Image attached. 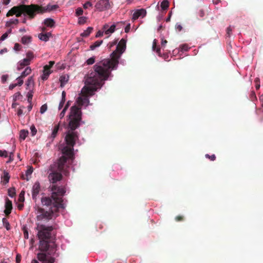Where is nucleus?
I'll return each mask as SVG.
<instances>
[{"mask_svg":"<svg viewBox=\"0 0 263 263\" xmlns=\"http://www.w3.org/2000/svg\"><path fill=\"white\" fill-rule=\"evenodd\" d=\"M65 100H61V102H60V104L59 105V109L60 110L62 109V108L63 107V105L65 103Z\"/></svg>","mask_w":263,"mask_h":263,"instance_id":"5fc2aeb1","label":"nucleus"},{"mask_svg":"<svg viewBox=\"0 0 263 263\" xmlns=\"http://www.w3.org/2000/svg\"><path fill=\"white\" fill-rule=\"evenodd\" d=\"M60 123H59L58 124L55 125L54 126V128L52 131V133L51 134L50 137H49L51 141H53V139L56 137L58 135V133L59 132L60 128Z\"/></svg>","mask_w":263,"mask_h":263,"instance_id":"4468645a","label":"nucleus"},{"mask_svg":"<svg viewBox=\"0 0 263 263\" xmlns=\"http://www.w3.org/2000/svg\"><path fill=\"white\" fill-rule=\"evenodd\" d=\"M130 29V24H128L125 28V32L126 33H128Z\"/></svg>","mask_w":263,"mask_h":263,"instance_id":"052dcab7","label":"nucleus"},{"mask_svg":"<svg viewBox=\"0 0 263 263\" xmlns=\"http://www.w3.org/2000/svg\"><path fill=\"white\" fill-rule=\"evenodd\" d=\"M33 172V168L32 166H30L26 172V177L24 176V175L22 176V178L23 179H26L27 180H29L28 176H30L31 175V174Z\"/></svg>","mask_w":263,"mask_h":263,"instance_id":"5701e85b","label":"nucleus"},{"mask_svg":"<svg viewBox=\"0 0 263 263\" xmlns=\"http://www.w3.org/2000/svg\"><path fill=\"white\" fill-rule=\"evenodd\" d=\"M31 72V69L30 67H27L24 71H23L21 74V78H24L27 77L28 75L30 74Z\"/></svg>","mask_w":263,"mask_h":263,"instance_id":"aec40b11","label":"nucleus"},{"mask_svg":"<svg viewBox=\"0 0 263 263\" xmlns=\"http://www.w3.org/2000/svg\"><path fill=\"white\" fill-rule=\"evenodd\" d=\"M22 230L23 231L24 238L26 239H28L29 234H28V230L27 227L25 226H24L22 228Z\"/></svg>","mask_w":263,"mask_h":263,"instance_id":"bb28decb","label":"nucleus"},{"mask_svg":"<svg viewBox=\"0 0 263 263\" xmlns=\"http://www.w3.org/2000/svg\"><path fill=\"white\" fill-rule=\"evenodd\" d=\"M3 181L5 184L9 182L10 176L9 174L7 172L4 173V175L3 176Z\"/></svg>","mask_w":263,"mask_h":263,"instance_id":"c756f323","label":"nucleus"},{"mask_svg":"<svg viewBox=\"0 0 263 263\" xmlns=\"http://www.w3.org/2000/svg\"><path fill=\"white\" fill-rule=\"evenodd\" d=\"M96 8L99 11H103L110 7L108 0H100L95 5Z\"/></svg>","mask_w":263,"mask_h":263,"instance_id":"1a4fd4ad","label":"nucleus"},{"mask_svg":"<svg viewBox=\"0 0 263 263\" xmlns=\"http://www.w3.org/2000/svg\"><path fill=\"white\" fill-rule=\"evenodd\" d=\"M169 7V2L167 0H164L161 4V8L162 10H166Z\"/></svg>","mask_w":263,"mask_h":263,"instance_id":"a878e982","label":"nucleus"},{"mask_svg":"<svg viewBox=\"0 0 263 263\" xmlns=\"http://www.w3.org/2000/svg\"><path fill=\"white\" fill-rule=\"evenodd\" d=\"M27 97L28 98V102L29 103H31L32 97H33L32 92H31V91L28 92L27 93Z\"/></svg>","mask_w":263,"mask_h":263,"instance_id":"4c0bfd02","label":"nucleus"},{"mask_svg":"<svg viewBox=\"0 0 263 263\" xmlns=\"http://www.w3.org/2000/svg\"><path fill=\"white\" fill-rule=\"evenodd\" d=\"M54 166H50L48 179L52 184L50 186L52 194L51 197H44L42 198L41 202L43 205L50 206L49 209L52 208L54 211H58L59 209H64L63 197L66 193L65 185H59L58 182L63 179L62 172H59Z\"/></svg>","mask_w":263,"mask_h":263,"instance_id":"f03ea898","label":"nucleus"},{"mask_svg":"<svg viewBox=\"0 0 263 263\" xmlns=\"http://www.w3.org/2000/svg\"><path fill=\"white\" fill-rule=\"evenodd\" d=\"M51 36V33L50 32L46 33H41L39 34L38 37L41 40L46 42L49 40Z\"/></svg>","mask_w":263,"mask_h":263,"instance_id":"dca6fc26","label":"nucleus"},{"mask_svg":"<svg viewBox=\"0 0 263 263\" xmlns=\"http://www.w3.org/2000/svg\"><path fill=\"white\" fill-rule=\"evenodd\" d=\"M59 7L58 5H48L46 7H43L37 4H33V13L35 14V16L36 14H43L47 11H51L52 10H56Z\"/></svg>","mask_w":263,"mask_h":263,"instance_id":"0eeeda50","label":"nucleus"},{"mask_svg":"<svg viewBox=\"0 0 263 263\" xmlns=\"http://www.w3.org/2000/svg\"><path fill=\"white\" fill-rule=\"evenodd\" d=\"M22 14L24 16H27L30 20L34 18L35 14L33 13V4H22L14 6L8 11L6 16L9 17L15 15L16 17H20Z\"/></svg>","mask_w":263,"mask_h":263,"instance_id":"39448f33","label":"nucleus"},{"mask_svg":"<svg viewBox=\"0 0 263 263\" xmlns=\"http://www.w3.org/2000/svg\"><path fill=\"white\" fill-rule=\"evenodd\" d=\"M126 41L122 39L117 44L116 50L110 54V59H104L93 66V71L91 72L89 81L91 80L90 79L94 78L96 74L102 79H108L111 74V70L117 68L119 60L126 49Z\"/></svg>","mask_w":263,"mask_h":263,"instance_id":"7ed1b4c3","label":"nucleus"},{"mask_svg":"<svg viewBox=\"0 0 263 263\" xmlns=\"http://www.w3.org/2000/svg\"><path fill=\"white\" fill-rule=\"evenodd\" d=\"M8 34L7 32L3 34L1 37H0V41H4L8 37Z\"/></svg>","mask_w":263,"mask_h":263,"instance_id":"4d7b16f0","label":"nucleus"},{"mask_svg":"<svg viewBox=\"0 0 263 263\" xmlns=\"http://www.w3.org/2000/svg\"><path fill=\"white\" fill-rule=\"evenodd\" d=\"M54 64V61H50L49 62V64L48 65H46L45 66H47V67L48 68L51 69V68L52 67V66H53Z\"/></svg>","mask_w":263,"mask_h":263,"instance_id":"e2e57ef3","label":"nucleus"},{"mask_svg":"<svg viewBox=\"0 0 263 263\" xmlns=\"http://www.w3.org/2000/svg\"><path fill=\"white\" fill-rule=\"evenodd\" d=\"M198 15L200 17H202L205 15V11L203 9H200L198 12Z\"/></svg>","mask_w":263,"mask_h":263,"instance_id":"3c124183","label":"nucleus"},{"mask_svg":"<svg viewBox=\"0 0 263 263\" xmlns=\"http://www.w3.org/2000/svg\"><path fill=\"white\" fill-rule=\"evenodd\" d=\"M23 207H24V204L22 202H21V203H20L17 205V208H18V210H22Z\"/></svg>","mask_w":263,"mask_h":263,"instance_id":"338daca9","label":"nucleus"},{"mask_svg":"<svg viewBox=\"0 0 263 263\" xmlns=\"http://www.w3.org/2000/svg\"><path fill=\"white\" fill-rule=\"evenodd\" d=\"M83 13V10L81 7H79L76 9V16L82 15Z\"/></svg>","mask_w":263,"mask_h":263,"instance_id":"c9c22d12","label":"nucleus"},{"mask_svg":"<svg viewBox=\"0 0 263 263\" xmlns=\"http://www.w3.org/2000/svg\"><path fill=\"white\" fill-rule=\"evenodd\" d=\"M2 221L4 227L7 229V230H9L11 228L9 222L7 219L6 218H3L2 219Z\"/></svg>","mask_w":263,"mask_h":263,"instance_id":"393cba45","label":"nucleus"},{"mask_svg":"<svg viewBox=\"0 0 263 263\" xmlns=\"http://www.w3.org/2000/svg\"><path fill=\"white\" fill-rule=\"evenodd\" d=\"M93 30V28L91 27H89L87 28V29L84 31L83 32L81 33V36L82 37H87L90 33Z\"/></svg>","mask_w":263,"mask_h":263,"instance_id":"6ab92c4d","label":"nucleus"},{"mask_svg":"<svg viewBox=\"0 0 263 263\" xmlns=\"http://www.w3.org/2000/svg\"><path fill=\"white\" fill-rule=\"evenodd\" d=\"M24 108L25 107L24 106H22V107H21L17 109V114L18 116H20L23 114V108Z\"/></svg>","mask_w":263,"mask_h":263,"instance_id":"de8ad7c7","label":"nucleus"},{"mask_svg":"<svg viewBox=\"0 0 263 263\" xmlns=\"http://www.w3.org/2000/svg\"><path fill=\"white\" fill-rule=\"evenodd\" d=\"M67 111V110H66L65 109H64L62 110V111L61 112V113L60 114V118L61 119H62L63 118H64V117L65 116V112L66 111Z\"/></svg>","mask_w":263,"mask_h":263,"instance_id":"864d4df0","label":"nucleus"},{"mask_svg":"<svg viewBox=\"0 0 263 263\" xmlns=\"http://www.w3.org/2000/svg\"><path fill=\"white\" fill-rule=\"evenodd\" d=\"M47 109V105L46 104L43 105L40 108V112L41 114L44 113Z\"/></svg>","mask_w":263,"mask_h":263,"instance_id":"ea45409f","label":"nucleus"},{"mask_svg":"<svg viewBox=\"0 0 263 263\" xmlns=\"http://www.w3.org/2000/svg\"><path fill=\"white\" fill-rule=\"evenodd\" d=\"M8 195L11 197H13L15 195V190L14 188H10L8 190Z\"/></svg>","mask_w":263,"mask_h":263,"instance_id":"2f4dec72","label":"nucleus"},{"mask_svg":"<svg viewBox=\"0 0 263 263\" xmlns=\"http://www.w3.org/2000/svg\"><path fill=\"white\" fill-rule=\"evenodd\" d=\"M62 99L66 100V92L65 91H63L62 93Z\"/></svg>","mask_w":263,"mask_h":263,"instance_id":"774afa93","label":"nucleus"},{"mask_svg":"<svg viewBox=\"0 0 263 263\" xmlns=\"http://www.w3.org/2000/svg\"><path fill=\"white\" fill-rule=\"evenodd\" d=\"M91 72L88 74L86 79L87 86L82 88V93L83 95V97H79L77 100V103L79 106L78 107L81 109V106L84 105H88L89 103L88 97L94 95L95 92L99 88H100L104 84V81L107 79H103L100 78L98 74H96L94 78H92L91 80L89 81ZM76 106V105H75Z\"/></svg>","mask_w":263,"mask_h":263,"instance_id":"20e7f679","label":"nucleus"},{"mask_svg":"<svg viewBox=\"0 0 263 263\" xmlns=\"http://www.w3.org/2000/svg\"><path fill=\"white\" fill-rule=\"evenodd\" d=\"M32 37L31 36H23L21 39V42L23 44H28L31 41Z\"/></svg>","mask_w":263,"mask_h":263,"instance_id":"f3484780","label":"nucleus"},{"mask_svg":"<svg viewBox=\"0 0 263 263\" xmlns=\"http://www.w3.org/2000/svg\"><path fill=\"white\" fill-rule=\"evenodd\" d=\"M117 41H117V40H116V41H114V42H110V43H109L108 44V48H109V49H111V48L112 47H113L114 46H115V45H116L117 44Z\"/></svg>","mask_w":263,"mask_h":263,"instance_id":"603ef678","label":"nucleus"},{"mask_svg":"<svg viewBox=\"0 0 263 263\" xmlns=\"http://www.w3.org/2000/svg\"><path fill=\"white\" fill-rule=\"evenodd\" d=\"M146 14V12L145 9H141L137 10L133 14L132 19L133 20H136L138 19L139 17L142 16L143 17L145 16Z\"/></svg>","mask_w":263,"mask_h":263,"instance_id":"9b49d317","label":"nucleus"},{"mask_svg":"<svg viewBox=\"0 0 263 263\" xmlns=\"http://www.w3.org/2000/svg\"><path fill=\"white\" fill-rule=\"evenodd\" d=\"M68 81V77L66 76H62L60 78L61 86L64 87Z\"/></svg>","mask_w":263,"mask_h":263,"instance_id":"a211bd4d","label":"nucleus"},{"mask_svg":"<svg viewBox=\"0 0 263 263\" xmlns=\"http://www.w3.org/2000/svg\"><path fill=\"white\" fill-rule=\"evenodd\" d=\"M102 43H103L102 40L97 41L93 44H92L90 46V49L92 50H94L97 47H99L102 44Z\"/></svg>","mask_w":263,"mask_h":263,"instance_id":"4be33fe9","label":"nucleus"},{"mask_svg":"<svg viewBox=\"0 0 263 263\" xmlns=\"http://www.w3.org/2000/svg\"><path fill=\"white\" fill-rule=\"evenodd\" d=\"M21 62H22L26 66H28L30 64L29 62L28 61L26 58H24L23 60L20 61Z\"/></svg>","mask_w":263,"mask_h":263,"instance_id":"a18cd8bd","label":"nucleus"},{"mask_svg":"<svg viewBox=\"0 0 263 263\" xmlns=\"http://www.w3.org/2000/svg\"><path fill=\"white\" fill-rule=\"evenodd\" d=\"M12 209V204L11 201L8 198H6L5 202V210L4 212L6 215L8 216L11 212Z\"/></svg>","mask_w":263,"mask_h":263,"instance_id":"ddd939ff","label":"nucleus"},{"mask_svg":"<svg viewBox=\"0 0 263 263\" xmlns=\"http://www.w3.org/2000/svg\"><path fill=\"white\" fill-rule=\"evenodd\" d=\"M23 78H21V76L18 77L17 79H16V80L17 81L16 85L17 86H21L23 84Z\"/></svg>","mask_w":263,"mask_h":263,"instance_id":"58836bf2","label":"nucleus"},{"mask_svg":"<svg viewBox=\"0 0 263 263\" xmlns=\"http://www.w3.org/2000/svg\"><path fill=\"white\" fill-rule=\"evenodd\" d=\"M44 24L46 27L52 28L55 26V22L51 18H47L44 20Z\"/></svg>","mask_w":263,"mask_h":263,"instance_id":"2eb2a0df","label":"nucleus"},{"mask_svg":"<svg viewBox=\"0 0 263 263\" xmlns=\"http://www.w3.org/2000/svg\"><path fill=\"white\" fill-rule=\"evenodd\" d=\"M95 62V57H91L89 59H88L86 63L87 65H92Z\"/></svg>","mask_w":263,"mask_h":263,"instance_id":"e433bc0d","label":"nucleus"},{"mask_svg":"<svg viewBox=\"0 0 263 263\" xmlns=\"http://www.w3.org/2000/svg\"><path fill=\"white\" fill-rule=\"evenodd\" d=\"M41 191V186L39 182H35L32 189V196L33 199L35 201L36 197Z\"/></svg>","mask_w":263,"mask_h":263,"instance_id":"9d476101","label":"nucleus"},{"mask_svg":"<svg viewBox=\"0 0 263 263\" xmlns=\"http://www.w3.org/2000/svg\"><path fill=\"white\" fill-rule=\"evenodd\" d=\"M43 74L41 76V79L43 81L47 80L49 76V75L51 73L52 71L50 70V68H48L47 66H44L43 67Z\"/></svg>","mask_w":263,"mask_h":263,"instance_id":"f8f14e48","label":"nucleus"},{"mask_svg":"<svg viewBox=\"0 0 263 263\" xmlns=\"http://www.w3.org/2000/svg\"><path fill=\"white\" fill-rule=\"evenodd\" d=\"M175 29L178 31H181L182 29V27L180 24L177 23L175 25Z\"/></svg>","mask_w":263,"mask_h":263,"instance_id":"c03bdc74","label":"nucleus"},{"mask_svg":"<svg viewBox=\"0 0 263 263\" xmlns=\"http://www.w3.org/2000/svg\"><path fill=\"white\" fill-rule=\"evenodd\" d=\"M58 211H54L52 208L48 211L37 206L36 209V219L38 222H45L51 219L53 214Z\"/></svg>","mask_w":263,"mask_h":263,"instance_id":"423d86ee","label":"nucleus"},{"mask_svg":"<svg viewBox=\"0 0 263 263\" xmlns=\"http://www.w3.org/2000/svg\"><path fill=\"white\" fill-rule=\"evenodd\" d=\"M92 5V4L90 2H87L83 5V7L84 9H87L89 7H91Z\"/></svg>","mask_w":263,"mask_h":263,"instance_id":"09e8293b","label":"nucleus"},{"mask_svg":"<svg viewBox=\"0 0 263 263\" xmlns=\"http://www.w3.org/2000/svg\"><path fill=\"white\" fill-rule=\"evenodd\" d=\"M34 84V80L32 77H30L28 78L27 82L26 85L27 86H29L30 85H33Z\"/></svg>","mask_w":263,"mask_h":263,"instance_id":"473e14b6","label":"nucleus"},{"mask_svg":"<svg viewBox=\"0 0 263 263\" xmlns=\"http://www.w3.org/2000/svg\"><path fill=\"white\" fill-rule=\"evenodd\" d=\"M7 78H8L7 75H3L2 77V82L3 83H5V82L7 81Z\"/></svg>","mask_w":263,"mask_h":263,"instance_id":"bf43d9fd","label":"nucleus"},{"mask_svg":"<svg viewBox=\"0 0 263 263\" xmlns=\"http://www.w3.org/2000/svg\"><path fill=\"white\" fill-rule=\"evenodd\" d=\"M25 66H26L22 62L20 61L17 64V70H21Z\"/></svg>","mask_w":263,"mask_h":263,"instance_id":"a19ab883","label":"nucleus"},{"mask_svg":"<svg viewBox=\"0 0 263 263\" xmlns=\"http://www.w3.org/2000/svg\"><path fill=\"white\" fill-rule=\"evenodd\" d=\"M190 47H189L188 45L186 44H184L180 46V49L181 51H187Z\"/></svg>","mask_w":263,"mask_h":263,"instance_id":"7c9ffc66","label":"nucleus"},{"mask_svg":"<svg viewBox=\"0 0 263 263\" xmlns=\"http://www.w3.org/2000/svg\"><path fill=\"white\" fill-rule=\"evenodd\" d=\"M156 53L158 54V55L160 56L161 54V50L160 47H157L155 50Z\"/></svg>","mask_w":263,"mask_h":263,"instance_id":"0e129e2a","label":"nucleus"},{"mask_svg":"<svg viewBox=\"0 0 263 263\" xmlns=\"http://www.w3.org/2000/svg\"><path fill=\"white\" fill-rule=\"evenodd\" d=\"M28 135V131L25 130H21L20 134V138L22 140H25Z\"/></svg>","mask_w":263,"mask_h":263,"instance_id":"b1692460","label":"nucleus"},{"mask_svg":"<svg viewBox=\"0 0 263 263\" xmlns=\"http://www.w3.org/2000/svg\"><path fill=\"white\" fill-rule=\"evenodd\" d=\"M156 48H157V41L156 39H155L153 41V47H152L153 50H155Z\"/></svg>","mask_w":263,"mask_h":263,"instance_id":"680f3d73","label":"nucleus"},{"mask_svg":"<svg viewBox=\"0 0 263 263\" xmlns=\"http://www.w3.org/2000/svg\"><path fill=\"white\" fill-rule=\"evenodd\" d=\"M205 157L206 158L210 159L211 161H214L216 159V156L214 154H213L211 156L209 155V154H206L205 155Z\"/></svg>","mask_w":263,"mask_h":263,"instance_id":"37998d69","label":"nucleus"},{"mask_svg":"<svg viewBox=\"0 0 263 263\" xmlns=\"http://www.w3.org/2000/svg\"><path fill=\"white\" fill-rule=\"evenodd\" d=\"M34 58V54L33 52L31 51H29L26 53V59L31 63V62Z\"/></svg>","mask_w":263,"mask_h":263,"instance_id":"412c9836","label":"nucleus"},{"mask_svg":"<svg viewBox=\"0 0 263 263\" xmlns=\"http://www.w3.org/2000/svg\"><path fill=\"white\" fill-rule=\"evenodd\" d=\"M25 192L24 191H21V192L19 194V196L18 198V201L20 202H23L25 200Z\"/></svg>","mask_w":263,"mask_h":263,"instance_id":"c85d7f7f","label":"nucleus"},{"mask_svg":"<svg viewBox=\"0 0 263 263\" xmlns=\"http://www.w3.org/2000/svg\"><path fill=\"white\" fill-rule=\"evenodd\" d=\"M17 86L16 84H12L9 85V88L10 90H12L14 88H15Z\"/></svg>","mask_w":263,"mask_h":263,"instance_id":"69168bd1","label":"nucleus"},{"mask_svg":"<svg viewBox=\"0 0 263 263\" xmlns=\"http://www.w3.org/2000/svg\"><path fill=\"white\" fill-rule=\"evenodd\" d=\"M104 32H103V30L102 31L101 30L98 31L96 34V37H99L102 36L103 35Z\"/></svg>","mask_w":263,"mask_h":263,"instance_id":"13d9d810","label":"nucleus"},{"mask_svg":"<svg viewBox=\"0 0 263 263\" xmlns=\"http://www.w3.org/2000/svg\"><path fill=\"white\" fill-rule=\"evenodd\" d=\"M21 49V45L18 43H15L14 46V49L16 51H19Z\"/></svg>","mask_w":263,"mask_h":263,"instance_id":"6e6d98bb","label":"nucleus"},{"mask_svg":"<svg viewBox=\"0 0 263 263\" xmlns=\"http://www.w3.org/2000/svg\"><path fill=\"white\" fill-rule=\"evenodd\" d=\"M234 27H232L231 26L227 28V36L230 37L232 34V30Z\"/></svg>","mask_w":263,"mask_h":263,"instance_id":"72a5a7b5","label":"nucleus"},{"mask_svg":"<svg viewBox=\"0 0 263 263\" xmlns=\"http://www.w3.org/2000/svg\"><path fill=\"white\" fill-rule=\"evenodd\" d=\"M184 219V217L183 216L178 215L175 217V220L177 221H182Z\"/></svg>","mask_w":263,"mask_h":263,"instance_id":"8fccbe9b","label":"nucleus"},{"mask_svg":"<svg viewBox=\"0 0 263 263\" xmlns=\"http://www.w3.org/2000/svg\"><path fill=\"white\" fill-rule=\"evenodd\" d=\"M68 118V129L65 137L66 145L62 149L63 155L57 162L50 166L55 167V169L62 172L65 176L68 175L69 172L67 169L74 159L73 146L79 138L78 132H76L75 129L80 126L82 120L81 108L72 106L70 108Z\"/></svg>","mask_w":263,"mask_h":263,"instance_id":"f257e3e1","label":"nucleus"},{"mask_svg":"<svg viewBox=\"0 0 263 263\" xmlns=\"http://www.w3.org/2000/svg\"><path fill=\"white\" fill-rule=\"evenodd\" d=\"M18 23V20L17 18L15 19H11L9 21H8L6 23L7 26H10L12 24H17Z\"/></svg>","mask_w":263,"mask_h":263,"instance_id":"cd10ccee","label":"nucleus"},{"mask_svg":"<svg viewBox=\"0 0 263 263\" xmlns=\"http://www.w3.org/2000/svg\"><path fill=\"white\" fill-rule=\"evenodd\" d=\"M0 156L1 157H8V152L5 150H0Z\"/></svg>","mask_w":263,"mask_h":263,"instance_id":"79ce46f5","label":"nucleus"},{"mask_svg":"<svg viewBox=\"0 0 263 263\" xmlns=\"http://www.w3.org/2000/svg\"><path fill=\"white\" fill-rule=\"evenodd\" d=\"M124 24H125L124 22H118L116 25L113 24L110 26H109L108 24H106L103 26L102 30H103V32H104L105 34L107 35H110L115 32L116 30V27L117 26H119L120 25Z\"/></svg>","mask_w":263,"mask_h":263,"instance_id":"6e6552de","label":"nucleus"},{"mask_svg":"<svg viewBox=\"0 0 263 263\" xmlns=\"http://www.w3.org/2000/svg\"><path fill=\"white\" fill-rule=\"evenodd\" d=\"M30 129H31L32 135L34 136L36 134V132H37L35 127L34 126H31L30 127Z\"/></svg>","mask_w":263,"mask_h":263,"instance_id":"49530a36","label":"nucleus"},{"mask_svg":"<svg viewBox=\"0 0 263 263\" xmlns=\"http://www.w3.org/2000/svg\"><path fill=\"white\" fill-rule=\"evenodd\" d=\"M87 18L84 16H80L78 20V23L79 24H84L86 22Z\"/></svg>","mask_w":263,"mask_h":263,"instance_id":"f704fd0d","label":"nucleus"}]
</instances>
